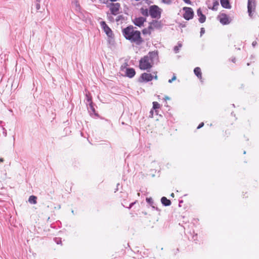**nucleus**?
Instances as JSON below:
<instances>
[{
	"mask_svg": "<svg viewBox=\"0 0 259 259\" xmlns=\"http://www.w3.org/2000/svg\"><path fill=\"white\" fill-rule=\"evenodd\" d=\"M122 34L126 39L131 42H134L136 45H140L143 39L141 36V33L138 30H135L132 25L128 26L122 29Z\"/></svg>",
	"mask_w": 259,
	"mask_h": 259,
	"instance_id": "obj_1",
	"label": "nucleus"
},
{
	"mask_svg": "<svg viewBox=\"0 0 259 259\" xmlns=\"http://www.w3.org/2000/svg\"><path fill=\"white\" fill-rule=\"evenodd\" d=\"M153 79L155 80L158 79L157 72H153L152 74L148 73H142L138 81L141 83H146L151 81Z\"/></svg>",
	"mask_w": 259,
	"mask_h": 259,
	"instance_id": "obj_2",
	"label": "nucleus"
},
{
	"mask_svg": "<svg viewBox=\"0 0 259 259\" xmlns=\"http://www.w3.org/2000/svg\"><path fill=\"white\" fill-rule=\"evenodd\" d=\"M161 12L162 10L156 5H152L149 7V15L152 18L159 19Z\"/></svg>",
	"mask_w": 259,
	"mask_h": 259,
	"instance_id": "obj_3",
	"label": "nucleus"
},
{
	"mask_svg": "<svg viewBox=\"0 0 259 259\" xmlns=\"http://www.w3.org/2000/svg\"><path fill=\"white\" fill-rule=\"evenodd\" d=\"M153 64L148 59L147 57L144 56L139 61V68L141 70H148L152 68Z\"/></svg>",
	"mask_w": 259,
	"mask_h": 259,
	"instance_id": "obj_4",
	"label": "nucleus"
},
{
	"mask_svg": "<svg viewBox=\"0 0 259 259\" xmlns=\"http://www.w3.org/2000/svg\"><path fill=\"white\" fill-rule=\"evenodd\" d=\"M256 5L255 0H248L247 12L250 17H252L253 13L255 11Z\"/></svg>",
	"mask_w": 259,
	"mask_h": 259,
	"instance_id": "obj_5",
	"label": "nucleus"
},
{
	"mask_svg": "<svg viewBox=\"0 0 259 259\" xmlns=\"http://www.w3.org/2000/svg\"><path fill=\"white\" fill-rule=\"evenodd\" d=\"M183 10L184 11L183 18L186 20L192 19L194 17L193 9L190 7H184Z\"/></svg>",
	"mask_w": 259,
	"mask_h": 259,
	"instance_id": "obj_6",
	"label": "nucleus"
},
{
	"mask_svg": "<svg viewBox=\"0 0 259 259\" xmlns=\"http://www.w3.org/2000/svg\"><path fill=\"white\" fill-rule=\"evenodd\" d=\"M109 7L112 15L116 16L119 13L120 8L119 3H111Z\"/></svg>",
	"mask_w": 259,
	"mask_h": 259,
	"instance_id": "obj_7",
	"label": "nucleus"
},
{
	"mask_svg": "<svg viewBox=\"0 0 259 259\" xmlns=\"http://www.w3.org/2000/svg\"><path fill=\"white\" fill-rule=\"evenodd\" d=\"M146 57L148 58L150 62L151 61L153 64H154L155 62H157L158 59V56L157 51L150 52L148 53V55L146 56Z\"/></svg>",
	"mask_w": 259,
	"mask_h": 259,
	"instance_id": "obj_8",
	"label": "nucleus"
},
{
	"mask_svg": "<svg viewBox=\"0 0 259 259\" xmlns=\"http://www.w3.org/2000/svg\"><path fill=\"white\" fill-rule=\"evenodd\" d=\"M102 28L103 29L104 31L107 34V35L111 37L112 35V31L111 29L109 27V26L106 24V22L104 21H101L100 23Z\"/></svg>",
	"mask_w": 259,
	"mask_h": 259,
	"instance_id": "obj_9",
	"label": "nucleus"
},
{
	"mask_svg": "<svg viewBox=\"0 0 259 259\" xmlns=\"http://www.w3.org/2000/svg\"><path fill=\"white\" fill-rule=\"evenodd\" d=\"M146 21V19L145 18L142 17H139L138 18H135L133 22L134 24L139 27H141L143 26L144 23Z\"/></svg>",
	"mask_w": 259,
	"mask_h": 259,
	"instance_id": "obj_10",
	"label": "nucleus"
},
{
	"mask_svg": "<svg viewBox=\"0 0 259 259\" xmlns=\"http://www.w3.org/2000/svg\"><path fill=\"white\" fill-rule=\"evenodd\" d=\"M88 109L89 112L90 113V114L92 117H99L98 114L96 112L95 109L94 107L93 103H91L90 104V105H89Z\"/></svg>",
	"mask_w": 259,
	"mask_h": 259,
	"instance_id": "obj_11",
	"label": "nucleus"
},
{
	"mask_svg": "<svg viewBox=\"0 0 259 259\" xmlns=\"http://www.w3.org/2000/svg\"><path fill=\"white\" fill-rule=\"evenodd\" d=\"M219 20L220 23L223 25H227L230 23L229 17L225 14L221 15L220 17Z\"/></svg>",
	"mask_w": 259,
	"mask_h": 259,
	"instance_id": "obj_12",
	"label": "nucleus"
},
{
	"mask_svg": "<svg viewBox=\"0 0 259 259\" xmlns=\"http://www.w3.org/2000/svg\"><path fill=\"white\" fill-rule=\"evenodd\" d=\"M197 15L199 17L198 21L200 23H203L206 20V16L203 14L201 8H199L197 10Z\"/></svg>",
	"mask_w": 259,
	"mask_h": 259,
	"instance_id": "obj_13",
	"label": "nucleus"
},
{
	"mask_svg": "<svg viewBox=\"0 0 259 259\" xmlns=\"http://www.w3.org/2000/svg\"><path fill=\"white\" fill-rule=\"evenodd\" d=\"M126 76L130 78H133L136 74V71L133 68H127L126 69Z\"/></svg>",
	"mask_w": 259,
	"mask_h": 259,
	"instance_id": "obj_14",
	"label": "nucleus"
},
{
	"mask_svg": "<svg viewBox=\"0 0 259 259\" xmlns=\"http://www.w3.org/2000/svg\"><path fill=\"white\" fill-rule=\"evenodd\" d=\"M220 3L223 8L225 9H231V6L229 0H220Z\"/></svg>",
	"mask_w": 259,
	"mask_h": 259,
	"instance_id": "obj_15",
	"label": "nucleus"
},
{
	"mask_svg": "<svg viewBox=\"0 0 259 259\" xmlns=\"http://www.w3.org/2000/svg\"><path fill=\"white\" fill-rule=\"evenodd\" d=\"M194 73L195 74L196 76L199 78L201 82H202V73L201 71L200 68L197 67L195 68L194 69Z\"/></svg>",
	"mask_w": 259,
	"mask_h": 259,
	"instance_id": "obj_16",
	"label": "nucleus"
},
{
	"mask_svg": "<svg viewBox=\"0 0 259 259\" xmlns=\"http://www.w3.org/2000/svg\"><path fill=\"white\" fill-rule=\"evenodd\" d=\"M150 23L153 25L154 29H160L161 28L162 25L160 21H158L155 20H152V21Z\"/></svg>",
	"mask_w": 259,
	"mask_h": 259,
	"instance_id": "obj_17",
	"label": "nucleus"
},
{
	"mask_svg": "<svg viewBox=\"0 0 259 259\" xmlns=\"http://www.w3.org/2000/svg\"><path fill=\"white\" fill-rule=\"evenodd\" d=\"M161 202L165 206H168L171 204L170 200L167 199L165 197H162L161 198Z\"/></svg>",
	"mask_w": 259,
	"mask_h": 259,
	"instance_id": "obj_18",
	"label": "nucleus"
},
{
	"mask_svg": "<svg viewBox=\"0 0 259 259\" xmlns=\"http://www.w3.org/2000/svg\"><path fill=\"white\" fill-rule=\"evenodd\" d=\"M140 12L144 16L148 17L149 15V9L141 8L140 9Z\"/></svg>",
	"mask_w": 259,
	"mask_h": 259,
	"instance_id": "obj_19",
	"label": "nucleus"
},
{
	"mask_svg": "<svg viewBox=\"0 0 259 259\" xmlns=\"http://www.w3.org/2000/svg\"><path fill=\"white\" fill-rule=\"evenodd\" d=\"M37 197L34 195H31L28 199V201L30 203L35 204L37 203Z\"/></svg>",
	"mask_w": 259,
	"mask_h": 259,
	"instance_id": "obj_20",
	"label": "nucleus"
},
{
	"mask_svg": "<svg viewBox=\"0 0 259 259\" xmlns=\"http://www.w3.org/2000/svg\"><path fill=\"white\" fill-rule=\"evenodd\" d=\"M219 6V2L215 1L213 3V6L212 7H208L209 9H211L213 11H217L218 10V6Z\"/></svg>",
	"mask_w": 259,
	"mask_h": 259,
	"instance_id": "obj_21",
	"label": "nucleus"
},
{
	"mask_svg": "<svg viewBox=\"0 0 259 259\" xmlns=\"http://www.w3.org/2000/svg\"><path fill=\"white\" fill-rule=\"evenodd\" d=\"M182 44L181 42H178V45L176 46L174 48V51L176 54L179 53L180 49L182 48Z\"/></svg>",
	"mask_w": 259,
	"mask_h": 259,
	"instance_id": "obj_22",
	"label": "nucleus"
},
{
	"mask_svg": "<svg viewBox=\"0 0 259 259\" xmlns=\"http://www.w3.org/2000/svg\"><path fill=\"white\" fill-rule=\"evenodd\" d=\"M146 202L152 207H154V205L156 204L152 198H146Z\"/></svg>",
	"mask_w": 259,
	"mask_h": 259,
	"instance_id": "obj_23",
	"label": "nucleus"
},
{
	"mask_svg": "<svg viewBox=\"0 0 259 259\" xmlns=\"http://www.w3.org/2000/svg\"><path fill=\"white\" fill-rule=\"evenodd\" d=\"M124 20V17L122 15H118L116 18V21L117 23H122L123 21Z\"/></svg>",
	"mask_w": 259,
	"mask_h": 259,
	"instance_id": "obj_24",
	"label": "nucleus"
},
{
	"mask_svg": "<svg viewBox=\"0 0 259 259\" xmlns=\"http://www.w3.org/2000/svg\"><path fill=\"white\" fill-rule=\"evenodd\" d=\"M160 108V104L157 102H153V107L152 109L155 110V112L156 114H157V111L156 110L157 109H159Z\"/></svg>",
	"mask_w": 259,
	"mask_h": 259,
	"instance_id": "obj_25",
	"label": "nucleus"
},
{
	"mask_svg": "<svg viewBox=\"0 0 259 259\" xmlns=\"http://www.w3.org/2000/svg\"><path fill=\"white\" fill-rule=\"evenodd\" d=\"M85 99L88 102V103H89V105H90V104L91 103H93L92 101V98L88 94H86L85 95Z\"/></svg>",
	"mask_w": 259,
	"mask_h": 259,
	"instance_id": "obj_26",
	"label": "nucleus"
},
{
	"mask_svg": "<svg viewBox=\"0 0 259 259\" xmlns=\"http://www.w3.org/2000/svg\"><path fill=\"white\" fill-rule=\"evenodd\" d=\"M142 32L144 34H150L151 32L148 28H145L142 30Z\"/></svg>",
	"mask_w": 259,
	"mask_h": 259,
	"instance_id": "obj_27",
	"label": "nucleus"
},
{
	"mask_svg": "<svg viewBox=\"0 0 259 259\" xmlns=\"http://www.w3.org/2000/svg\"><path fill=\"white\" fill-rule=\"evenodd\" d=\"M54 240L57 244H61L62 243L61 239L60 238L56 237Z\"/></svg>",
	"mask_w": 259,
	"mask_h": 259,
	"instance_id": "obj_28",
	"label": "nucleus"
},
{
	"mask_svg": "<svg viewBox=\"0 0 259 259\" xmlns=\"http://www.w3.org/2000/svg\"><path fill=\"white\" fill-rule=\"evenodd\" d=\"M2 129L3 130V135L4 136V137H6L7 136V130H6V128L3 126H2Z\"/></svg>",
	"mask_w": 259,
	"mask_h": 259,
	"instance_id": "obj_29",
	"label": "nucleus"
},
{
	"mask_svg": "<svg viewBox=\"0 0 259 259\" xmlns=\"http://www.w3.org/2000/svg\"><path fill=\"white\" fill-rule=\"evenodd\" d=\"M162 2L167 5H170L172 3L171 0H162Z\"/></svg>",
	"mask_w": 259,
	"mask_h": 259,
	"instance_id": "obj_30",
	"label": "nucleus"
},
{
	"mask_svg": "<svg viewBox=\"0 0 259 259\" xmlns=\"http://www.w3.org/2000/svg\"><path fill=\"white\" fill-rule=\"evenodd\" d=\"M177 77L174 74L172 76V77L168 80L169 83H171L173 81L175 80L176 79Z\"/></svg>",
	"mask_w": 259,
	"mask_h": 259,
	"instance_id": "obj_31",
	"label": "nucleus"
},
{
	"mask_svg": "<svg viewBox=\"0 0 259 259\" xmlns=\"http://www.w3.org/2000/svg\"><path fill=\"white\" fill-rule=\"evenodd\" d=\"M147 28L149 29V30H150V31L151 32H152V31H153L154 29L153 25L151 24V23H150L149 26Z\"/></svg>",
	"mask_w": 259,
	"mask_h": 259,
	"instance_id": "obj_32",
	"label": "nucleus"
},
{
	"mask_svg": "<svg viewBox=\"0 0 259 259\" xmlns=\"http://www.w3.org/2000/svg\"><path fill=\"white\" fill-rule=\"evenodd\" d=\"M205 33V29L202 27L200 29V36H201Z\"/></svg>",
	"mask_w": 259,
	"mask_h": 259,
	"instance_id": "obj_33",
	"label": "nucleus"
},
{
	"mask_svg": "<svg viewBox=\"0 0 259 259\" xmlns=\"http://www.w3.org/2000/svg\"><path fill=\"white\" fill-rule=\"evenodd\" d=\"M154 109H152L151 110V111H150V115H149V117H153V114H154Z\"/></svg>",
	"mask_w": 259,
	"mask_h": 259,
	"instance_id": "obj_34",
	"label": "nucleus"
},
{
	"mask_svg": "<svg viewBox=\"0 0 259 259\" xmlns=\"http://www.w3.org/2000/svg\"><path fill=\"white\" fill-rule=\"evenodd\" d=\"M153 209L156 210L157 211L160 212V209L157 206L156 204L154 205V207H152Z\"/></svg>",
	"mask_w": 259,
	"mask_h": 259,
	"instance_id": "obj_35",
	"label": "nucleus"
},
{
	"mask_svg": "<svg viewBox=\"0 0 259 259\" xmlns=\"http://www.w3.org/2000/svg\"><path fill=\"white\" fill-rule=\"evenodd\" d=\"M40 8V5L39 4V3L37 2L36 4V9L37 10H39Z\"/></svg>",
	"mask_w": 259,
	"mask_h": 259,
	"instance_id": "obj_36",
	"label": "nucleus"
},
{
	"mask_svg": "<svg viewBox=\"0 0 259 259\" xmlns=\"http://www.w3.org/2000/svg\"><path fill=\"white\" fill-rule=\"evenodd\" d=\"M186 4L188 5H191L192 3L190 0H183Z\"/></svg>",
	"mask_w": 259,
	"mask_h": 259,
	"instance_id": "obj_37",
	"label": "nucleus"
},
{
	"mask_svg": "<svg viewBox=\"0 0 259 259\" xmlns=\"http://www.w3.org/2000/svg\"><path fill=\"white\" fill-rule=\"evenodd\" d=\"M197 235L196 234L195 235H193L192 236V239L194 240V241H196L197 240Z\"/></svg>",
	"mask_w": 259,
	"mask_h": 259,
	"instance_id": "obj_38",
	"label": "nucleus"
},
{
	"mask_svg": "<svg viewBox=\"0 0 259 259\" xmlns=\"http://www.w3.org/2000/svg\"><path fill=\"white\" fill-rule=\"evenodd\" d=\"M203 125H204V123L203 122L200 123L199 124V125L198 126L197 129H199V128H201Z\"/></svg>",
	"mask_w": 259,
	"mask_h": 259,
	"instance_id": "obj_39",
	"label": "nucleus"
},
{
	"mask_svg": "<svg viewBox=\"0 0 259 259\" xmlns=\"http://www.w3.org/2000/svg\"><path fill=\"white\" fill-rule=\"evenodd\" d=\"M75 6H76V10H79L80 9V7L79 6V5H78L77 4V3H75Z\"/></svg>",
	"mask_w": 259,
	"mask_h": 259,
	"instance_id": "obj_40",
	"label": "nucleus"
},
{
	"mask_svg": "<svg viewBox=\"0 0 259 259\" xmlns=\"http://www.w3.org/2000/svg\"><path fill=\"white\" fill-rule=\"evenodd\" d=\"M257 45V42L256 41H254L252 43V46L254 47Z\"/></svg>",
	"mask_w": 259,
	"mask_h": 259,
	"instance_id": "obj_41",
	"label": "nucleus"
},
{
	"mask_svg": "<svg viewBox=\"0 0 259 259\" xmlns=\"http://www.w3.org/2000/svg\"><path fill=\"white\" fill-rule=\"evenodd\" d=\"M102 3H104V4H106L108 1L109 0H100Z\"/></svg>",
	"mask_w": 259,
	"mask_h": 259,
	"instance_id": "obj_42",
	"label": "nucleus"
},
{
	"mask_svg": "<svg viewBox=\"0 0 259 259\" xmlns=\"http://www.w3.org/2000/svg\"><path fill=\"white\" fill-rule=\"evenodd\" d=\"M135 203H136L135 202L131 203L130 204V206H129V207H128V208H132V207L134 205V204H135Z\"/></svg>",
	"mask_w": 259,
	"mask_h": 259,
	"instance_id": "obj_43",
	"label": "nucleus"
},
{
	"mask_svg": "<svg viewBox=\"0 0 259 259\" xmlns=\"http://www.w3.org/2000/svg\"><path fill=\"white\" fill-rule=\"evenodd\" d=\"M231 61H232V62H233V63H235V61H236V59H235V58H232V59H231Z\"/></svg>",
	"mask_w": 259,
	"mask_h": 259,
	"instance_id": "obj_44",
	"label": "nucleus"
},
{
	"mask_svg": "<svg viewBox=\"0 0 259 259\" xmlns=\"http://www.w3.org/2000/svg\"><path fill=\"white\" fill-rule=\"evenodd\" d=\"M183 202V201L182 200H179V206H181V203H182Z\"/></svg>",
	"mask_w": 259,
	"mask_h": 259,
	"instance_id": "obj_45",
	"label": "nucleus"
},
{
	"mask_svg": "<svg viewBox=\"0 0 259 259\" xmlns=\"http://www.w3.org/2000/svg\"><path fill=\"white\" fill-rule=\"evenodd\" d=\"M4 159L3 158H0V162H4Z\"/></svg>",
	"mask_w": 259,
	"mask_h": 259,
	"instance_id": "obj_46",
	"label": "nucleus"
},
{
	"mask_svg": "<svg viewBox=\"0 0 259 259\" xmlns=\"http://www.w3.org/2000/svg\"><path fill=\"white\" fill-rule=\"evenodd\" d=\"M165 100H169L170 98L168 96H165L164 98Z\"/></svg>",
	"mask_w": 259,
	"mask_h": 259,
	"instance_id": "obj_47",
	"label": "nucleus"
},
{
	"mask_svg": "<svg viewBox=\"0 0 259 259\" xmlns=\"http://www.w3.org/2000/svg\"><path fill=\"white\" fill-rule=\"evenodd\" d=\"M108 18L110 20H111L112 19H113V18L111 17V16H109L108 17Z\"/></svg>",
	"mask_w": 259,
	"mask_h": 259,
	"instance_id": "obj_48",
	"label": "nucleus"
},
{
	"mask_svg": "<svg viewBox=\"0 0 259 259\" xmlns=\"http://www.w3.org/2000/svg\"><path fill=\"white\" fill-rule=\"evenodd\" d=\"M3 123V121H0V126L2 127V126H3L2 124V123Z\"/></svg>",
	"mask_w": 259,
	"mask_h": 259,
	"instance_id": "obj_49",
	"label": "nucleus"
},
{
	"mask_svg": "<svg viewBox=\"0 0 259 259\" xmlns=\"http://www.w3.org/2000/svg\"><path fill=\"white\" fill-rule=\"evenodd\" d=\"M170 195L171 197H174L175 195L173 193H172Z\"/></svg>",
	"mask_w": 259,
	"mask_h": 259,
	"instance_id": "obj_50",
	"label": "nucleus"
},
{
	"mask_svg": "<svg viewBox=\"0 0 259 259\" xmlns=\"http://www.w3.org/2000/svg\"><path fill=\"white\" fill-rule=\"evenodd\" d=\"M111 2H116L117 0H110Z\"/></svg>",
	"mask_w": 259,
	"mask_h": 259,
	"instance_id": "obj_51",
	"label": "nucleus"
},
{
	"mask_svg": "<svg viewBox=\"0 0 259 259\" xmlns=\"http://www.w3.org/2000/svg\"><path fill=\"white\" fill-rule=\"evenodd\" d=\"M186 227H187L186 226H183V228H184V229L185 230H186Z\"/></svg>",
	"mask_w": 259,
	"mask_h": 259,
	"instance_id": "obj_52",
	"label": "nucleus"
},
{
	"mask_svg": "<svg viewBox=\"0 0 259 259\" xmlns=\"http://www.w3.org/2000/svg\"><path fill=\"white\" fill-rule=\"evenodd\" d=\"M36 2H38V3H40V1H41V0H36Z\"/></svg>",
	"mask_w": 259,
	"mask_h": 259,
	"instance_id": "obj_53",
	"label": "nucleus"
},
{
	"mask_svg": "<svg viewBox=\"0 0 259 259\" xmlns=\"http://www.w3.org/2000/svg\"><path fill=\"white\" fill-rule=\"evenodd\" d=\"M194 233V231H193L192 232H191V231H190V234H193V233Z\"/></svg>",
	"mask_w": 259,
	"mask_h": 259,
	"instance_id": "obj_54",
	"label": "nucleus"
},
{
	"mask_svg": "<svg viewBox=\"0 0 259 259\" xmlns=\"http://www.w3.org/2000/svg\"><path fill=\"white\" fill-rule=\"evenodd\" d=\"M15 137H14V136H13V140H14V141H15Z\"/></svg>",
	"mask_w": 259,
	"mask_h": 259,
	"instance_id": "obj_55",
	"label": "nucleus"
},
{
	"mask_svg": "<svg viewBox=\"0 0 259 259\" xmlns=\"http://www.w3.org/2000/svg\"><path fill=\"white\" fill-rule=\"evenodd\" d=\"M9 111H10V112H12V110H10Z\"/></svg>",
	"mask_w": 259,
	"mask_h": 259,
	"instance_id": "obj_56",
	"label": "nucleus"
},
{
	"mask_svg": "<svg viewBox=\"0 0 259 259\" xmlns=\"http://www.w3.org/2000/svg\"><path fill=\"white\" fill-rule=\"evenodd\" d=\"M72 213H74V211L73 210H72Z\"/></svg>",
	"mask_w": 259,
	"mask_h": 259,
	"instance_id": "obj_57",
	"label": "nucleus"
}]
</instances>
